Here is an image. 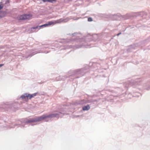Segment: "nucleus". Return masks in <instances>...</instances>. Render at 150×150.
Segmentation results:
<instances>
[{
    "label": "nucleus",
    "mask_w": 150,
    "mask_h": 150,
    "mask_svg": "<svg viewBox=\"0 0 150 150\" xmlns=\"http://www.w3.org/2000/svg\"><path fill=\"white\" fill-rule=\"evenodd\" d=\"M57 114H52L49 115H42L40 117H37L33 119L30 120L28 121L29 122H34L41 121L47 118L52 117H57Z\"/></svg>",
    "instance_id": "f257e3e1"
},
{
    "label": "nucleus",
    "mask_w": 150,
    "mask_h": 150,
    "mask_svg": "<svg viewBox=\"0 0 150 150\" xmlns=\"http://www.w3.org/2000/svg\"><path fill=\"white\" fill-rule=\"evenodd\" d=\"M64 20L62 19V18H61L57 20L56 21H54V22L52 21H50L48 22V23H46L45 24H44V25H41V27H46L47 26H50L51 25H53V24H54L56 23H61L64 21Z\"/></svg>",
    "instance_id": "f03ea898"
},
{
    "label": "nucleus",
    "mask_w": 150,
    "mask_h": 150,
    "mask_svg": "<svg viewBox=\"0 0 150 150\" xmlns=\"http://www.w3.org/2000/svg\"><path fill=\"white\" fill-rule=\"evenodd\" d=\"M32 15L31 14H24L19 16L18 18L19 20H24L32 18Z\"/></svg>",
    "instance_id": "7ed1b4c3"
},
{
    "label": "nucleus",
    "mask_w": 150,
    "mask_h": 150,
    "mask_svg": "<svg viewBox=\"0 0 150 150\" xmlns=\"http://www.w3.org/2000/svg\"><path fill=\"white\" fill-rule=\"evenodd\" d=\"M36 93H34L33 94H29L26 93L24 95H22L21 97L23 99H26V98L28 99H30L36 96Z\"/></svg>",
    "instance_id": "20e7f679"
},
{
    "label": "nucleus",
    "mask_w": 150,
    "mask_h": 150,
    "mask_svg": "<svg viewBox=\"0 0 150 150\" xmlns=\"http://www.w3.org/2000/svg\"><path fill=\"white\" fill-rule=\"evenodd\" d=\"M90 107L88 105L83 107L82 109L83 110H88L89 109Z\"/></svg>",
    "instance_id": "39448f33"
},
{
    "label": "nucleus",
    "mask_w": 150,
    "mask_h": 150,
    "mask_svg": "<svg viewBox=\"0 0 150 150\" xmlns=\"http://www.w3.org/2000/svg\"><path fill=\"white\" fill-rule=\"evenodd\" d=\"M42 1L44 2H48L51 3H53V2H55L56 0H42Z\"/></svg>",
    "instance_id": "423d86ee"
},
{
    "label": "nucleus",
    "mask_w": 150,
    "mask_h": 150,
    "mask_svg": "<svg viewBox=\"0 0 150 150\" xmlns=\"http://www.w3.org/2000/svg\"><path fill=\"white\" fill-rule=\"evenodd\" d=\"M41 27V26H37L36 27H33L32 28L33 29H36L37 28L40 29Z\"/></svg>",
    "instance_id": "0eeeda50"
},
{
    "label": "nucleus",
    "mask_w": 150,
    "mask_h": 150,
    "mask_svg": "<svg viewBox=\"0 0 150 150\" xmlns=\"http://www.w3.org/2000/svg\"><path fill=\"white\" fill-rule=\"evenodd\" d=\"M88 21H92V19L91 18H88Z\"/></svg>",
    "instance_id": "6e6552de"
},
{
    "label": "nucleus",
    "mask_w": 150,
    "mask_h": 150,
    "mask_svg": "<svg viewBox=\"0 0 150 150\" xmlns=\"http://www.w3.org/2000/svg\"><path fill=\"white\" fill-rule=\"evenodd\" d=\"M3 6L2 5H0V10L1 9L3 8Z\"/></svg>",
    "instance_id": "1a4fd4ad"
},
{
    "label": "nucleus",
    "mask_w": 150,
    "mask_h": 150,
    "mask_svg": "<svg viewBox=\"0 0 150 150\" xmlns=\"http://www.w3.org/2000/svg\"><path fill=\"white\" fill-rule=\"evenodd\" d=\"M4 65V64H0V67H2V66H3Z\"/></svg>",
    "instance_id": "9d476101"
},
{
    "label": "nucleus",
    "mask_w": 150,
    "mask_h": 150,
    "mask_svg": "<svg viewBox=\"0 0 150 150\" xmlns=\"http://www.w3.org/2000/svg\"><path fill=\"white\" fill-rule=\"evenodd\" d=\"M121 34V33H120L118 34H117V36L119 35H120Z\"/></svg>",
    "instance_id": "9b49d317"
},
{
    "label": "nucleus",
    "mask_w": 150,
    "mask_h": 150,
    "mask_svg": "<svg viewBox=\"0 0 150 150\" xmlns=\"http://www.w3.org/2000/svg\"><path fill=\"white\" fill-rule=\"evenodd\" d=\"M85 103V102H83V103H81L82 104H84V103Z\"/></svg>",
    "instance_id": "f8f14e48"
}]
</instances>
